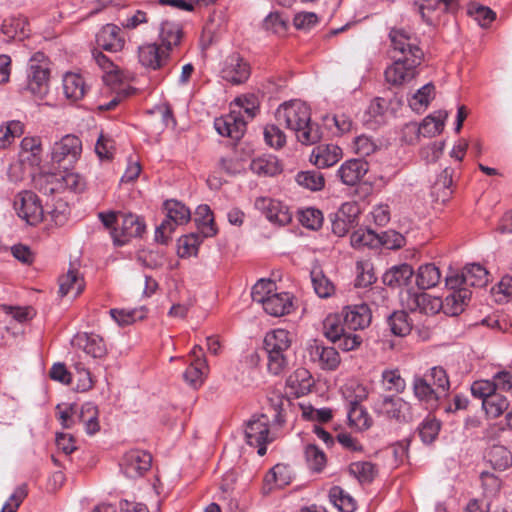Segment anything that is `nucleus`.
I'll return each mask as SVG.
<instances>
[{
    "label": "nucleus",
    "mask_w": 512,
    "mask_h": 512,
    "mask_svg": "<svg viewBox=\"0 0 512 512\" xmlns=\"http://www.w3.org/2000/svg\"><path fill=\"white\" fill-rule=\"evenodd\" d=\"M381 386L387 392L403 393L406 381L398 369H384L381 373Z\"/></svg>",
    "instance_id": "49530a36"
},
{
    "label": "nucleus",
    "mask_w": 512,
    "mask_h": 512,
    "mask_svg": "<svg viewBox=\"0 0 512 512\" xmlns=\"http://www.w3.org/2000/svg\"><path fill=\"white\" fill-rule=\"evenodd\" d=\"M390 47L394 56L423 61L424 52L416 34L403 28H392L389 32Z\"/></svg>",
    "instance_id": "6e6552de"
},
{
    "label": "nucleus",
    "mask_w": 512,
    "mask_h": 512,
    "mask_svg": "<svg viewBox=\"0 0 512 512\" xmlns=\"http://www.w3.org/2000/svg\"><path fill=\"white\" fill-rule=\"evenodd\" d=\"M379 241L380 239L378 234L367 228H359L355 230L350 237V243L354 249L377 247L379 245Z\"/></svg>",
    "instance_id": "864d4df0"
},
{
    "label": "nucleus",
    "mask_w": 512,
    "mask_h": 512,
    "mask_svg": "<svg viewBox=\"0 0 512 512\" xmlns=\"http://www.w3.org/2000/svg\"><path fill=\"white\" fill-rule=\"evenodd\" d=\"M414 271L409 264L393 266L383 275V283L390 287H401L409 283Z\"/></svg>",
    "instance_id": "f704fd0d"
},
{
    "label": "nucleus",
    "mask_w": 512,
    "mask_h": 512,
    "mask_svg": "<svg viewBox=\"0 0 512 512\" xmlns=\"http://www.w3.org/2000/svg\"><path fill=\"white\" fill-rule=\"evenodd\" d=\"M295 180L299 186L310 191H320L325 185L323 174L317 170L301 171L297 173Z\"/></svg>",
    "instance_id": "3c124183"
},
{
    "label": "nucleus",
    "mask_w": 512,
    "mask_h": 512,
    "mask_svg": "<svg viewBox=\"0 0 512 512\" xmlns=\"http://www.w3.org/2000/svg\"><path fill=\"white\" fill-rule=\"evenodd\" d=\"M347 330L342 313L330 314L323 322L325 337L331 342L337 343L338 347L346 352L358 348L362 342V338L358 334H350Z\"/></svg>",
    "instance_id": "39448f33"
},
{
    "label": "nucleus",
    "mask_w": 512,
    "mask_h": 512,
    "mask_svg": "<svg viewBox=\"0 0 512 512\" xmlns=\"http://www.w3.org/2000/svg\"><path fill=\"white\" fill-rule=\"evenodd\" d=\"M250 169L259 176H275L282 170L278 159L272 155L253 159L250 163Z\"/></svg>",
    "instance_id": "58836bf2"
},
{
    "label": "nucleus",
    "mask_w": 512,
    "mask_h": 512,
    "mask_svg": "<svg viewBox=\"0 0 512 512\" xmlns=\"http://www.w3.org/2000/svg\"><path fill=\"white\" fill-rule=\"evenodd\" d=\"M19 160L23 164L37 167L42 161V145L38 137H24L20 143Z\"/></svg>",
    "instance_id": "cd10ccee"
},
{
    "label": "nucleus",
    "mask_w": 512,
    "mask_h": 512,
    "mask_svg": "<svg viewBox=\"0 0 512 512\" xmlns=\"http://www.w3.org/2000/svg\"><path fill=\"white\" fill-rule=\"evenodd\" d=\"M450 382L446 370L443 367L435 366L429 369L423 376H416L413 379L414 396L427 409H436L448 395Z\"/></svg>",
    "instance_id": "f03ea898"
},
{
    "label": "nucleus",
    "mask_w": 512,
    "mask_h": 512,
    "mask_svg": "<svg viewBox=\"0 0 512 512\" xmlns=\"http://www.w3.org/2000/svg\"><path fill=\"white\" fill-rule=\"evenodd\" d=\"M448 117L446 111H438L434 115H429L419 124L420 136L434 137L441 133L444 122Z\"/></svg>",
    "instance_id": "ea45409f"
},
{
    "label": "nucleus",
    "mask_w": 512,
    "mask_h": 512,
    "mask_svg": "<svg viewBox=\"0 0 512 512\" xmlns=\"http://www.w3.org/2000/svg\"><path fill=\"white\" fill-rule=\"evenodd\" d=\"M207 369L205 358L197 356L183 373V378L191 387L198 388L204 382Z\"/></svg>",
    "instance_id": "4c0bfd02"
},
{
    "label": "nucleus",
    "mask_w": 512,
    "mask_h": 512,
    "mask_svg": "<svg viewBox=\"0 0 512 512\" xmlns=\"http://www.w3.org/2000/svg\"><path fill=\"white\" fill-rule=\"evenodd\" d=\"M77 418L84 424L87 434L93 435L99 431L98 409L93 403L87 402L83 404L77 414Z\"/></svg>",
    "instance_id": "37998d69"
},
{
    "label": "nucleus",
    "mask_w": 512,
    "mask_h": 512,
    "mask_svg": "<svg viewBox=\"0 0 512 512\" xmlns=\"http://www.w3.org/2000/svg\"><path fill=\"white\" fill-rule=\"evenodd\" d=\"M23 133V124L20 121H10L0 126V148H5L16 137Z\"/></svg>",
    "instance_id": "0e129e2a"
},
{
    "label": "nucleus",
    "mask_w": 512,
    "mask_h": 512,
    "mask_svg": "<svg viewBox=\"0 0 512 512\" xmlns=\"http://www.w3.org/2000/svg\"><path fill=\"white\" fill-rule=\"evenodd\" d=\"M329 498L331 503L341 512H354L356 501L340 487H333L330 490Z\"/></svg>",
    "instance_id": "6e6d98bb"
},
{
    "label": "nucleus",
    "mask_w": 512,
    "mask_h": 512,
    "mask_svg": "<svg viewBox=\"0 0 512 512\" xmlns=\"http://www.w3.org/2000/svg\"><path fill=\"white\" fill-rule=\"evenodd\" d=\"M145 230L142 220L133 214L123 215L121 226L111 231L116 246L125 245L129 239L139 237Z\"/></svg>",
    "instance_id": "a211bd4d"
},
{
    "label": "nucleus",
    "mask_w": 512,
    "mask_h": 512,
    "mask_svg": "<svg viewBox=\"0 0 512 512\" xmlns=\"http://www.w3.org/2000/svg\"><path fill=\"white\" fill-rule=\"evenodd\" d=\"M164 209L166 218L155 231V240L161 244H167L175 228L188 223L191 219L189 208L177 200H167Z\"/></svg>",
    "instance_id": "423d86ee"
},
{
    "label": "nucleus",
    "mask_w": 512,
    "mask_h": 512,
    "mask_svg": "<svg viewBox=\"0 0 512 512\" xmlns=\"http://www.w3.org/2000/svg\"><path fill=\"white\" fill-rule=\"evenodd\" d=\"M47 187L45 192H58L61 190H70L72 192L79 193L85 188L84 179L75 172L64 170L63 174L49 175L46 178Z\"/></svg>",
    "instance_id": "f3484780"
},
{
    "label": "nucleus",
    "mask_w": 512,
    "mask_h": 512,
    "mask_svg": "<svg viewBox=\"0 0 512 512\" xmlns=\"http://www.w3.org/2000/svg\"><path fill=\"white\" fill-rule=\"evenodd\" d=\"M311 282L315 293L320 298H329L335 293L333 282L319 268L312 269Z\"/></svg>",
    "instance_id": "a18cd8bd"
},
{
    "label": "nucleus",
    "mask_w": 512,
    "mask_h": 512,
    "mask_svg": "<svg viewBox=\"0 0 512 512\" xmlns=\"http://www.w3.org/2000/svg\"><path fill=\"white\" fill-rule=\"evenodd\" d=\"M313 385L310 372L305 368L296 369L286 380V386L295 397L307 394Z\"/></svg>",
    "instance_id": "c756f323"
},
{
    "label": "nucleus",
    "mask_w": 512,
    "mask_h": 512,
    "mask_svg": "<svg viewBox=\"0 0 512 512\" xmlns=\"http://www.w3.org/2000/svg\"><path fill=\"white\" fill-rule=\"evenodd\" d=\"M71 343L73 347L83 351L87 356L94 359H101L107 354V348L103 338L95 333H77Z\"/></svg>",
    "instance_id": "aec40b11"
},
{
    "label": "nucleus",
    "mask_w": 512,
    "mask_h": 512,
    "mask_svg": "<svg viewBox=\"0 0 512 512\" xmlns=\"http://www.w3.org/2000/svg\"><path fill=\"white\" fill-rule=\"evenodd\" d=\"M84 289L83 278L75 269H69L67 273L59 279V293L62 297L72 295L77 297Z\"/></svg>",
    "instance_id": "c9c22d12"
},
{
    "label": "nucleus",
    "mask_w": 512,
    "mask_h": 512,
    "mask_svg": "<svg viewBox=\"0 0 512 512\" xmlns=\"http://www.w3.org/2000/svg\"><path fill=\"white\" fill-rule=\"evenodd\" d=\"M435 87L432 83H427L418 89L409 99V106L413 111L423 112L434 97Z\"/></svg>",
    "instance_id": "8fccbe9b"
},
{
    "label": "nucleus",
    "mask_w": 512,
    "mask_h": 512,
    "mask_svg": "<svg viewBox=\"0 0 512 512\" xmlns=\"http://www.w3.org/2000/svg\"><path fill=\"white\" fill-rule=\"evenodd\" d=\"M308 354L314 363L318 364L324 370H335L340 364V356L333 347L325 346L317 340H313L308 345Z\"/></svg>",
    "instance_id": "6ab92c4d"
},
{
    "label": "nucleus",
    "mask_w": 512,
    "mask_h": 512,
    "mask_svg": "<svg viewBox=\"0 0 512 512\" xmlns=\"http://www.w3.org/2000/svg\"><path fill=\"white\" fill-rule=\"evenodd\" d=\"M220 168L229 175H237L245 171L246 163L236 153L221 157Z\"/></svg>",
    "instance_id": "338daca9"
},
{
    "label": "nucleus",
    "mask_w": 512,
    "mask_h": 512,
    "mask_svg": "<svg viewBox=\"0 0 512 512\" xmlns=\"http://www.w3.org/2000/svg\"><path fill=\"white\" fill-rule=\"evenodd\" d=\"M440 279V270L434 264L427 263L418 268L416 283L420 289L433 288L439 283Z\"/></svg>",
    "instance_id": "a19ab883"
},
{
    "label": "nucleus",
    "mask_w": 512,
    "mask_h": 512,
    "mask_svg": "<svg viewBox=\"0 0 512 512\" xmlns=\"http://www.w3.org/2000/svg\"><path fill=\"white\" fill-rule=\"evenodd\" d=\"M348 419L350 424L359 430L368 429L371 426V418L360 404H349Z\"/></svg>",
    "instance_id": "680f3d73"
},
{
    "label": "nucleus",
    "mask_w": 512,
    "mask_h": 512,
    "mask_svg": "<svg viewBox=\"0 0 512 512\" xmlns=\"http://www.w3.org/2000/svg\"><path fill=\"white\" fill-rule=\"evenodd\" d=\"M341 313L350 334H356L357 330L368 327L372 318L370 308L366 304L347 306Z\"/></svg>",
    "instance_id": "b1692460"
},
{
    "label": "nucleus",
    "mask_w": 512,
    "mask_h": 512,
    "mask_svg": "<svg viewBox=\"0 0 512 512\" xmlns=\"http://www.w3.org/2000/svg\"><path fill=\"white\" fill-rule=\"evenodd\" d=\"M280 125L295 134L297 140L304 145H313L322 138L318 123L312 122L310 107L303 101L294 99L282 103L275 112Z\"/></svg>",
    "instance_id": "f257e3e1"
},
{
    "label": "nucleus",
    "mask_w": 512,
    "mask_h": 512,
    "mask_svg": "<svg viewBox=\"0 0 512 512\" xmlns=\"http://www.w3.org/2000/svg\"><path fill=\"white\" fill-rule=\"evenodd\" d=\"M464 284L471 287H484L487 285L488 271L480 264L466 265L463 270Z\"/></svg>",
    "instance_id": "79ce46f5"
},
{
    "label": "nucleus",
    "mask_w": 512,
    "mask_h": 512,
    "mask_svg": "<svg viewBox=\"0 0 512 512\" xmlns=\"http://www.w3.org/2000/svg\"><path fill=\"white\" fill-rule=\"evenodd\" d=\"M254 206L272 223L285 225L291 221L288 208L278 200L269 197H258Z\"/></svg>",
    "instance_id": "412c9836"
},
{
    "label": "nucleus",
    "mask_w": 512,
    "mask_h": 512,
    "mask_svg": "<svg viewBox=\"0 0 512 512\" xmlns=\"http://www.w3.org/2000/svg\"><path fill=\"white\" fill-rule=\"evenodd\" d=\"M305 460L308 468L313 472H321L326 466V455L316 445L309 444L304 450Z\"/></svg>",
    "instance_id": "13d9d810"
},
{
    "label": "nucleus",
    "mask_w": 512,
    "mask_h": 512,
    "mask_svg": "<svg viewBox=\"0 0 512 512\" xmlns=\"http://www.w3.org/2000/svg\"><path fill=\"white\" fill-rule=\"evenodd\" d=\"M183 37L180 24L165 20L160 25L159 38L161 46L170 54L174 47L178 46Z\"/></svg>",
    "instance_id": "7c9ffc66"
},
{
    "label": "nucleus",
    "mask_w": 512,
    "mask_h": 512,
    "mask_svg": "<svg viewBox=\"0 0 512 512\" xmlns=\"http://www.w3.org/2000/svg\"><path fill=\"white\" fill-rule=\"evenodd\" d=\"M343 394L349 404H360L368 396L366 386L356 381H351L345 385Z\"/></svg>",
    "instance_id": "69168bd1"
},
{
    "label": "nucleus",
    "mask_w": 512,
    "mask_h": 512,
    "mask_svg": "<svg viewBox=\"0 0 512 512\" xmlns=\"http://www.w3.org/2000/svg\"><path fill=\"white\" fill-rule=\"evenodd\" d=\"M269 423L270 419L266 414L254 415L249 419L244 430L247 444L256 447L260 456L266 454V445L273 440Z\"/></svg>",
    "instance_id": "9d476101"
},
{
    "label": "nucleus",
    "mask_w": 512,
    "mask_h": 512,
    "mask_svg": "<svg viewBox=\"0 0 512 512\" xmlns=\"http://www.w3.org/2000/svg\"><path fill=\"white\" fill-rule=\"evenodd\" d=\"M14 209L30 225L40 223L44 217V208L38 196L31 191H22L15 196Z\"/></svg>",
    "instance_id": "f8f14e48"
},
{
    "label": "nucleus",
    "mask_w": 512,
    "mask_h": 512,
    "mask_svg": "<svg viewBox=\"0 0 512 512\" xmlns=\"http://www.w3.org/2000/svg\"><path fill=\"white\" fill-rule=\"evenodd\" d=\"M82 141L79 137L67 134L55 141L50 149L51 162L63 170H68L80 159Z\"/></svg>",
    "instance_id": "0eeeda50"
},
{
    "label": "nucleus",
    "mask_w": 512,
    "mask_h": 512,
    "mask_svg": "<svg viewBox=\"0 0 512 512\" xmlns=\"http://www.w3.org/2000/svg\"><path fill=\"white\" fill-rule=\"evenodd\" d=\"M471 299V291L468 288H459L449 292L442 300L441 310L449 316H457L464 311L465 306Z\"/></svg>",
    "instance_id": "c85d7f7f"
},
{
    "label": "nucleus",
    "mask_w": 512,
    "mask_h": 512,
    "mask_svg": "<svg viewBox=\"0 0 512 512\" xmlns=\"http://www.w3.org/2000/svg\"><path fill=\"white\" fill-rule=\"evenodd\" d=\"M373 412L387 421L408 423L413 419L411 404L402 397L380 395L372 404Z\"/></svg>",
    "instance_id": "20e7f679"
},
{
    "label": "nucleus",
    "mask_w": 512,
    "mask_h": 512,
    "mask_svg": "<svg viewBox=\"0 0 512 512\" xmlns=\"http://www.w3.org/2000/svg\"><path fill=\"white\" fill-rule=\"evenodd\" d=\"M151 463L152 456L150 453L144 450L132 449L125 453L121 469L127 477L138 478L149 470Z\"/></svg>",
    "instance_id": "dca6fc26"
},
{
    "label": "nucleus",
    "mask_w": 512,
    "mask_h": 512,
    "mask_svg": "<svg viewBox=\"0 0 512 512\" xmlns=\"http://www.w3.org/2000/svg\"><path fill=\"white\" fill-rule=\"evenodd\" d=\"M112 319L119 326H128L138 320H142L146 317V309L144 307L133 308V309H111L109 311Z\"/></svg>",
    "instance_id": "09e8293b"
},
{
    "label": "nucleus",
    "mask_w": 512,
    "mask_h": 512,
    "mask_svg": "<svg viewBox=\"0 0 512 512\" xmlns=\"http://www.w3.org/2000/svg\"><path fill=\"white\" fill-rule=\"evenodd\" d=\"M485 460L493 469L498 471H504L512 466V454L503 445L491 446L486 451Z\"/></svg>",
    "instance_id": "473e14b6"
},
{
    "label": "nucleus",
    "mask_w": 512,
    "mask_h": 512,
    "mask_svg": "<svg viewBox=\"0 0 512 512\" xmlns=\"http://www.w3.org/2000/svg\"><path fill=\"white\" fill-rule=\"evenodd\" d=\"M402 305L412 312L434 315L443 308L442 299L424 292L406 290L401 294Z\"/></svg>",
    "instance_id": "ddd939ff"
},
{
    "label": "nucleus",
    "mask_w": 512,
    "mask_h": 512,
    "mask_svg": "<svg viewBox=\"0 0 512 512\" xmlns=\"http://www.w3.org/2000/svg\"><path fill=\"white\" fill-rule=\"evenodd\" d=\"M288 22V18L283 14L279 12H271L265 17L263 27L266 31L283 35L287 31Z\"/></svg>",
    "instance_id": "bf43d9fd"
},
{
    "label": "nucleus",
    "mask_w": 512,
    "mask_h": 512,
    "mask_svg": "<svg viewBox=\"0 0 512 512\" xmlns=\"http://www.w3.org/2000/svg\"><path fill=\"white\" fill-rule=\"evenodd\" d=\"M115 151L114 140L104 134H100L95 145V152L100 160H110Z\"/></svg>",
    "instance_id": "774afa93"
},
{
    "label": "nucleus",
    "mask_w": 512,
    "mask_h": 512,
    "mask_svg": "<svg viewBox=\"0 0 512 512\" xmlns=\"http://www.w3.org/2000/svg\"><path fill=\"white\" fill-rule=\"evenodd\" d=\"M138 59L143 67L158 70L167 64L170 54L157 43H146L139 46Z\"/></svg>",
    "instance_id": "4be33fe9"
},
{
    "label": "nucleus",
    "mask_w": 512,
    "mask_h": 512,
    "mask_svg": "<svg viewBox=\"0 0 512 512\" xmlns=\"http://www.w3.org/2000/svg\"><path fill=\"white\" fill-rule=\"evenodd\" d=\"M388 325L395 336L404 337L411 332L412 324L408 314L404 311H396L388 317Z\"/></svg>",
    "instance_id": "5fc2aeb1"
},
{
    "label": "nucleus",
    "mask_w": 512,
    "mask_h": 512,
    "mask_svg": "<svg viewBox=\"0 0 512 512\" xmlns=\"http://www.w3.org/2000/svg\"><path fill=\"white\" fill-rule=\"evenodd\" d=\"M482 407L491 418L500 416L509 407V401L505 396L496 391L484 400Z\"/></svg>",
    "instance_id": "4d7b16f0"
},
{
    "label": "nucleus",
    "mask_w": 512,
    "mask_h": 512,
    "mask_svg": "<svg viewBox=\"0 0 512 512\" xmlns=\"http://www.w3.org/2000/svg\"><path fill=\"white\" fill-rule=\"evenodd\" d=\"M291 340L285 329H275L266 334L264 349L268 355L267 367L273 375L281 374L288 365L285 352L289 349Z\"/></svg>",
    "instance_id": "7ed1b4c3"
},
{
    "label": "nucleus",
    "mask_w": 512,
    "mask_h": 512,
    "mask_svg": "<svg viewBox=\"0 0 512 512\" xmlns=\"http://www.w3.org/2000/svg\"><path fill=\"white\" fill-rule=\"evenodd\" d=\"M440 430V423L435 418H425L418 427V434L421 441L430 444L435 440Z\"/></svg>",
    "instance_id": "e2e57ef3"
},
{
    "label": "nucleus",
    "mask_w": 512,
    "mask_h": 512,
    "mask_svg": "<svg viewBox=\"0 0 512 512\" xmlns=\"http://www.w3.org/2000/svg\"><path fill=\"white\" fill-rule=\"evenodd\" d=\"M292 480L291 470L287 465L276 464L264 478V490L270 492L275 488H283Z\"/></svg>",
    "instance_id": "2f4dec72"
},
{
    "label": "nucleus",
    "mask_w": 512,
    "mask_h": 512,
    "mask_svg": "<svg viewBox=\"0 0 512 512\" xmlns=\"http://www.w3.org/2000/svg\"><path fill=\"white\" fill-rule=\"evenodd\" d=\"M277 292L276 283L270 279H260L252 287L251 296L254 302L261 304L262 306L266 303V300H270Z\"/></svg>",
    "instance_id": "603ef678"
},
{
    "label": "nucleus",
    "mask_w": 512,
    "mask_h": 512,
    "mask_svg": "<svg viewBox=\"0 0 512 512\" xmlns=\"http://www.w3.org/2000/svg\"><path fill=\"white\" fill-rule=\"evenodd\" d=\"M369 165L361 159H350L341 164L337 170V177L347 186L358 184L367 174Z\"/></svg>",
    "instance_id": "393cba45"
},
{
    "label": "nucleus",
    "mask_w": 512,
    "mask_h": 512,
    "mask_svg": "<svg viewBox=\"0 0 512 512\" xmlns=\"http://www.w3.org/2000/svg\"><path fill=\"white\" fill-rule=\"evenodd\" d=\"M342 158V149L334 144L316 146L310 155V161L318 168H328Z\"/></svg>",
    "instance_id": "a878e982"
},
{
    "label": "nucleus",
    "mask_w": 512,
    "mask_h": 512,
    "mask_svg": "<svg viewBox=\"0 0 512 512\" xmlns=\"http://www.w3.org/2000/svg\"><path fill=\"white\" fill-rule=\"evenodd\" d=\"M349 472L355 476L360 483H370L376 475L375 466L370 462L351 463Z\"/></svg>",
    "instance_id": "052dcab7"
},
{
    "label": "nucleus",
    "mask_w": 512,
    "mask_h": 512,
    "mask_svg": "<svg viewBox=\"0 0 512 512\" xmlns=\"http://www.w3.org/2000/svg\"><path fill=\"white\" fill-rule=\"evenodd\" d=\"M195 215V221L204 237H212L217 233L213 213L208 205H199Z\"/></svg>",
    "instance_id": "de8ad7c7"
},
{
    "label": "nucleus",
    "mask_w": 512,
    "mask_h": 512,
    "mask_svg": "<svg viewBox=\"0 0 512 512\" xmlns=\"http://www.w3.org/2000/svg\"><path fill=\"white\" fill-rule=\"evenodd\" d=\"M245 116L241 115V111L232 109L227 115L216 118L214 127L218 134L239 140L246 130Z\"/></svg>",
    "instance_id": "2eb2a0df"
},
{
    "label": "nucleus",
    "mask_w": 512,
    "mask_h": 512,
    "mask_svg": "<svg viewBox=\"0 0 512 512\" xmlns=\"http://www.w3.org/2000/svg\"><path fill=\"white\" fill-rule=\"evenodd\" d=\"M120 32L121 30L117 25L106 24L97 34V44L106 51H121L125 45V40Z\"/></svg>",
    "instance_id": "bb28decb"
},
{
    "label": "nucleus",
    "mask_w": 512,
    "mask_h": 512,
    "mask_svg": "<svg viewBox=\"0 0 512 512\" xmlns=\"http://www.w3.org/2000/svg\"><path fill=\"white\" fill-rule=\"evenodd\" d=\"M86 89V84L80 74L70 72L64 75L63 91L68 99L72 101L82 99L86 93Z\"/></svg>",
    "instance_id": "e433bc0d"
},
{
    "label": "nucleus",
    "mask_w": 512,
    "mask_h": 512,
    "mask_svg": "<svg viewBox=\"0 0 512 512\" xmlns=\"http://www.w3.org/2000/svg\"><path fill=\"white\" fill-rule=\"evenodd\" d=\"M221 73L225 80L233 84H240L249 78L251 69L243 57L234 53L226 58Z\"/></svg>",
    "instance_id": "5701e85b"
},
{
    "label": "nucleus",
    "mask_w": 512,
    "mask_h": 512,
    "mask_svg": "<svg viewBox=\"0 0 512 512\" xmlns=\"http://www.w3.org/2000/svg\"><path fill=\"white\" fill-rule=\"evenodd\" d=\"M48 61L43 53H35L29 60L27 71V90L42 98L48 92L49 83Z\"/></svg>",
    "instance_id": "1a4fd4ad"
},
{
    "label": "nucleus",
    "mask_w": 512,
    "mask_h": 512,
    "mask_svg": "<svg viewBox=\"0 0 512 512\" xmlns=\"http://www.w3.org/2000/svg\"><path fill=\"white\" fill-rule=\"evenodd\" d=\"M360 214L359 205L356 202H345L336 213L331 215L332 232L338 236H345L351 228L358 223Z\"/></svg>",
    "instance_id": "4468645a"
},
{
    "label": "nucleus",
    "mask_w": 512,
    "mask_h": 512,
    "mask_svg": "<svg viewBox=\"0 0 512 512\" xmlns=\"http://www.w3.org/2000/svg\"><path fill=\"white\" fill-rule=\"evenodd\" d=\"M2 32L9 39L23 40L29 34L28 23L23 17H11L4 20Z\"/></svg>",
    "instance_id": "c03bdc74"
},
{
    "label": "nucleus",
    "mask_w": 512,
    "mask_h": 512,
    "mask_svg": "<svg viewBox=\"0 0 512 512\" xmlns=\"http://www.w3.org/2000/svg\"><path fill=\"white\" fill-rule=\"evenodd\" d=\"M422 61L400 58L394 56V61L385 69L384 76L387 83L393 86H402L410 83L419 75V66Z\"/></svg>",
    "instance_id": "9b49d317"
},
{
    "label": "nucleus",
    "mask_w": 512,
    "mask_h": 512,
    "mask_svg": "<svg viewBox=\"0 0 512 512\" xmlns=\"http://www.w3.org/2000/svg\"><path fill=\"white\" fill-rule=\"evenodd\" d=\"M292 296L287 292L274 294L270 300L262 306L265 312L274 317H280L292 310Z\"/></svg>",
    "instance_id": "72a5a7b5"
}]
</instances>
